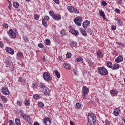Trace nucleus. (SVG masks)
Listing matches in <instances>:
<instances>
[{
	"instance_id": "e2e57ef3",
	"label": "nucleus",
	"mask_w": 125,
	"mask_h": 125,
	"mask_svg": "<svg viewBox=\"0 0 125 125\" xmlns=\"http://www.w3.org/2000/svg\"><path fill=\"white\" fill-rule=\"evenodd\" d=\"M115 12H116V13H120V12H121V11H120V9H116Z\"/></svg>"
},
{
	"instance_id": "c85d7f7f",
	"label": "nucleus",
	"mask_w": 125,
	"mask_h": 125,
	"mask_svg": "<svg viewBox=\"0 0 125 125\" xmlns=\"http://www.w3.org/2000/svg\"><path fill=\"white\" fill-rule=\"evenodd\" d=\"M70 45L72 47H76V46H77V42L72 41L71 42Z\"/></svg>"
},
{
	"instance_id": "b1692460",
	"label": "nucleus",
	"mask_w": 125,
	"mask_h": 125,
	"mask_svg": "<svg viewBox=\"0 0 125 125\" xmlns=\"http://www.w3.org/2000/svg\"><path fill=\"white\" fill-rule=\"evenodd\" d=\"M40 86L42 90H43L46 88L47 87L45 86V84H44L43 83H40Z\"/></svg>"
},
{
	"instance_id": "a18cd8bd",
	"label": "nucleus",
	"mask_w": 125,
	"mask_h": 125,
	"mask_svg": "<svg viewBox=\"0 0 125 125\" xmlns=\"http://www.w3.org/2000/svg\"><path fill=\"white\" fill-rule=\"evenodd\" d=\"M38 47L40 48H43L44 47V45L42 44V43H39L38 44Z\"/></svg>"
},
{
	"instance_id": "e433bc0d",
	"label": "nucleus",
	"mask_w": 125,
	"mask_h": 125,
	"mask_svg": "<svg viewBox=\"0 0 125 125\" xmlns=\"http://www.w3.org/2000/svg\"><path fill=\"white\" fill-rule=\"evenodd\" d=\"M73 72L74 75H77L78 74V68L74 67L73 69Z\"/></svg>"
},
{
	"instance_id": "ea45409f",
	"label": "nucleus",
	"mask_w": 125,
	"mask_h": 125,
	"mask_svg": "<svg viewBox=\"0 0 125 125\" xmlns=\"http://www.w3.org/2000/svg\"><path fill=\"white\" fill-rule=\"evenodd\" d=\"M76 107L77 109H80L81 107H82V105H81V104L77 103L76 104Z\"/></svg>"
},
{
	"instance_id": "3c124183",
	"label": "nucleus",
	"mask_w": 125,
	"mask_h": 125,
	"mask_svg": "<svg viewBox=\"0 0 125 125\" xmlns=\"http://www.w3.org/2000/svg\"><path fill=\"white\" fill-rule=\"evenodd\" d=\"M32 86L34 87V88H37V87H38V85H37V83H33L32 84Z\"/></svg>"
},
{
	"instance_id": "864d4df0",
	"label": "nucleus",
	"mask_w": 125,
	"mask_h": 125,
	"mask_svg": "<svg viewBox=\"0 0 125 125\" xmlns=\"http://www.w3.org/2000/svg\"><path fill=\"white\" fill-rule=\"evenodd\" d=\"M4 46V43L2 42H0V47L2 48V47H3Z\"/></svg>"
},
{
	"instance_id": "8fccbe9b",
	"label": "nucleus",
	"mask_w": 125,
	"mask_h": 125,
	"mask_svg": "<svg viewBox=\"0 0 125 125\" xmlns=\"http://www.w3.org/2000/svg\"><path fill=\"white\" fill-rule=\"evenodd\" d=\"M101 4H102L103 6H106V5H107V2L106 1H102Z\"/></svg>"
},
{
	"instance_id": "2f4dec72",
	"label": "nucleus",
	"mask_w": 125,
	"mask_h": 125,
	"mask_svg": "<svg viewBox=\"0 0 125 125\" xmlns=\"http://www.w3.org/2000/svg\"><path fill=\"white\" fill-rule=\"evenodd\" d=\"M13 6L15 8H17L19 6V3L17 2H14L13 3Z\"/></svg>"
},
{
	"instance_id": "c756f323",
	"label": "nucleus",
	"mask_w": 125,
	"mask_h": 125,
	"mask_svg": "<svg viewBox=\"0 0 125 125\" xmlns=\"http://www.w3.org/2000/svg\"><path fill=\"white\" fill-rule=\"evenodd\" d=\"M17 56H18V57H21V58H23V57H24V55H23V53L19 52L17 54Z\"/></svg>"
},
{
	"instance_id": "39448f33",
	"label": "nucleus",
	"mask_w": 125,
	"mask_h": 125,
	"mask_svg": "<svg viewBox=\"0 0 125 125\" xmlns=\"http://www.w3.org/2000/svg\"><path fill=\"white\" fill-rule=\"evenodd\" d=\"M43 77L44 80L46 81V82H49L52 80V77H50V74L47 72L43 73Z\"/></svg>"
},
{
	"instance_id": "69168bd1",
	"label": "nucleus",
	"mask_w": 125,
	"mask_h": 125,
	"mask_svg": "<svg viewBox=\"0 0 125 125\" xmlns=\"http://www.w3.org/2000/svg\"><path fill=\"white\" fill-rule=\"evenodd\" d=\"M19 81L20 82H22V81H23V78H22V77H19Z\"/></svg>"
},
{
	"instance_id": "72a5a7b5",
	"label": "nucleus",
	"mask_w": 125,
	"mask_h": 125,
	"mask_svg": "<svg viewBox=\"0 0 125 125\" xmlns=\"http://www.w3.org/2000/svg\"><path fill=\"white\" fill-rule=\"evenodd\" d=\"M83 58H82L81 57H78L77 59H76V61L77 62H83Z\"/></svg>"
},
{
	"instance_id": "0e129e2a",
	"label": "nucleus",
	"mask_w": 125,
	"mask_h": 125,
	"mask_svg": "<svg viewBox=\"0 0 125 125\" xmlns=\"http://www.w3.org/2000/svg\"><path fill=\"white\" fill-rule=\"evenodd\" d=\"M0 108H3V104L0 102Z\"/></svg>"
},
{
	"instance_id": "6ab92c4d",
	"label": "nucleus",
	"mask_w": 125,
	"mask_h": 125,
	"mask_svg": "<svg viewBox=\"0 0 125 125\" xmlns=\"http://www.w3.org/2000/svg\"><path fill=\"white\" fill-rule=\"evenodd\" d=\"M113 114L114 116H119L120 114V109L119 108H116L114 110Z\"/></svg>"
},
{
	"instance_id": "6e6552de",
	"label": "nucleus",
	"mask_w": 125,
	"mask_h": 125,
	"mask_svg": "<svg viewBox=\"0 0 125 125\" xmlns=\"http://www.w3.org/2000/svg\"><path fill=\"white\" fill-rule=\"evenodd\" d=\"M43 93H44V95H46V96H49V89L47 88V87L45 88L43 90H42Z\"/></svg>"
},
{
	"instance_id": "cd10ccee",
	"label": "nucleus",
	"mask_w": 125,
	"mask_h": 125,
	"mask_svg": "<svg viewBox=\"0 0 125 125\" xmlns=\"http://www.w3.org/2000/svg\"><path fill=\"white\" fill-rule=\"evenodd\" d=\"M1 98L2 99V101L4 102V103H6L7 102V98L4 96H1Z\"/></svg>"
},
{
	"instance_id": "603ef678",
	"label": "nucleus",
	"mask_w": 125,
	"mask_h": 125,
	"mask_svg": "<svg viewBox=\"0 0 125 125\" xmlns=\"http://www.w3.org/2000/svg\"><path fill=\"white\" fill-rule=\"evenodd\" d=\"M117 3L118 4H121V3H123V0H117Z\"/></svg>"
},
{
	"instance_id": "9d476101",
	"label": "nucleus",
	"mask_w": 125,
	"mask_h": 125,
	"mask_svg": "<svg viewBox=\"0 0 125 125\" xmlns=\"http://www.w3.org/2000/svg\"><path fill=\"white\" fill-rule=\"evenodd\" d=\"M89 24H90V21H89L88 20H86L83 23L82 26L83 28L86 29V28H87Z\"/></svg>"
},
{
	"instance_id": "a211bd4d",
	"label": "nucleus",
	"mask_w": 125,
	"mask_h": 125,
	"mask_svg": "<svg viewBox=\"0 0 125 125\" xmlns=\"http://www.w3.org/2000/svg\"><path fill=\"white\" fill-rule=\"evenodd\" d=\"M42 24L45 28H47L48 27V25L47 24V21H46L44 19H42Z\"/></svg>"
},
{
	"instance_id": "338daca9",
	"label": "nucleus",
	"mask_w": 125,
	"mask_h": 125,
	"mask_svg": "<svg viewBox=\"0 0 125 125\" xmlns=\"http://www.w3.org/2000/svg\"><path fill=\"white\" fill-rule=\"evenodd\" d=\"M118 45H120V46H124V44L122 43H119Z\"/></svg>"
},
{
	"instance_id": "c03bdc74",
	"label": "nucleus",
	"mask_w": 125,
	"mask_h": 125,
	"mask_svg": "<svg viewBox=\"0 0 125 125\" xmlns=\"http://www.w3.org/2000/svg\"><path fill=\"white\" fill-rule=\"evenodd\" d=\"M22 101H17V104L18 105V106H22Z\"/></svg>"
},
{
	"instance_id": "58836bf2",
	"label": "nucleus",
	"mask_w": 125,
	"mask_h": 125,
	"mask_svg": "<svg viewBox=\"0 0 125 125\" xmlns=\"http://www.w3.org/2000/svg\"><path fill=\"white\" fill-rule=\"evenodd\" d=\"M49 13L51 16H52V18L54 17V16L55 15V13H54L52 11H49Z\"/></svg>"
},
{
	"instance_id": "2eb2a0df",
	"label": "nucleus",
	"mask_w": 125,
	"mask_h": 125,
	"mask_svg": "<svg viewBox=\"0 0 125 125\" xmlns=\"http://www.w3.org/2000/svg\"><path fill=\"white\" fill-rule=\"evenodd\" d=\"M64 68H65V69H66V70H71V68H72V66H71V65H70V64L66 62L63 65Z\"/></svg>"
},
{
	"instance_id": "774afa93",
	"label": "nucleus",
	"mask_w": 125,
	"mask_h": 125,
	"mask_svg": "<svg viewBox=\"0 0 125 125\" xmlns=\"http://www.w3.org/2000/svg\"><path fill=\"white\" fill-rule=\"evenodd\" d=\"M70 125H75V124H74V122H73L72 121H70Z\"/></svg>"
},
{
	"instance_id": "4c0bfd02",
	"label": "nucleus",
	"mask_w": 125,
	"mask_h": 125,
	"mask_svg": "<svg viewBox=\"0 0 125 125\" xmlns=\"http://www.w3.org/2000/svg\"><path fill=\"white\" fill-rule=\"evenodd\" d=\"M107 66L108 68H113V63H112L111 62H108L107 63Z\"/></svg>"
},
{
	"instance_id": "c9c22d12",
	"label": "nucleus",
	"mask_w": 125,
	"mask_h": 125,
	"mask_svg": "<svg viewBox=\"0 0 125 125\" xmlns=\"http://www.w3.org/2000/svg\"><path fill=\"white\" fill-rule=\"evenodd\" d=\"M67 9L70 12H73L74 10V7L73 6H68Z\"/></svg>"
},
{
	"instance_id": "49530a36",
	"label": "nucleus",
	"mask_w": 125,
	"mask_h": 125,
	"mask_svg": "<svg viewBox=\"0 0 125 125\" xmlns=\"http://www.w3.org/2000/svg\"><path fill=\"white\" fill-rule=\"evenodd\" d=\"M72 57V54L71 53H67L66 54V58H71Z\"/></svg>"
},
{
	"instance_id": "4be33fe9",
	"label": "nucleus",
	"mask_w": 125,
	"mask_h": 125,
	"mask_svg": "<svg viewBox=\"0 0 125 125\" xmlns=\"http://www.w3.org/2000/svg\"><path fill=\"white\" fill-rule=\"evenodd\" d=\"M99 14L100 16H102L103 18H105L106 17V15H105V13L102 11V10H100L99 11Z\"/></svg>"
},
{
	"instance_id": "13d9d810",
	"label": "nucleus",
	"mask_w": 125,
	"mask_h": 125,
	"mask_svg": "<svg viewBox=\"0 0 125 125\" xmlns=\"http://www.w3.org/2000/svg\"><path fill=\"white\" fill-rule=\"evenodd\" d=\"M3 27H4V28H5V29H7V28H8V24H7L6 23H4L3 24Z\"/></svg>"
},
{
	"instance_id": "412c9836",
	"label": "nucleus",
	"mask_w": 125,
	"mask_h": 125,
	"mask_svg": "<svg viewBox=\"0 0 125 125\" xmlns=\"http://www.w3.org/2000/svg\"><path fill=\"white\" fill-rule=\"evenodd\" d=\"M80 32L83 36H84V37H86L87 36V33H86L85 30L81 28L80 29Z\"/></svg>"
},
{
	"instance_id": "dca6fc26",
	"label": "nucleus",
	"mask_w": 125,
	"mask_h": 125,
	"mask_svg": "<svg viewBox=\"0 0 125 125\" xmlns=\"http://www.w3.org/2000/svg\"><path fill=\"white\" fill-rule=\"evenodd\" d=\"M71 34H73V35H74L75 36H79V31H77L74 29H71L70 30Z\"/></svg>"
},
{
	"instance_id": "f704fd0d",
	"label": "nucleus",
	"mask_w": 125,
	"mask_h": 125,
	"mask_svg": "<svg viewBox=\"0 0 125 125\" xmlns=\"http://www.w3.org/2000/svg\"><path fill=\"white\" fill-rule=\"evenodd\" d=\"M45 43L46 45H50V40L46 39Z\"/></svg>"
},
{
	"instance_id": "0eeeda50",
	"label": "nucleus",
	"mask_w": 125,
	"mask_h": 125,
	"mask_svg": "<svg viewBox=\"0 0 125 125\" xmlns=\"http://www.w3.org/2000/svg\"><path fill=\"white\" fill-rule=\"evenodd\" d=\"M9 36L11 39H15L16 38V33L13 30L10 29L9 30Z\"/></svg>"
},
{
	"instance_id": "a878e982",
	"label": "nucleus",
	"mask_w": 125,
	"mask_h": 125,
	"mask_svg": "<svg viewBox=\"0 0 125 125\" xmlns=\"http://www.w3.org/2000/svg\"><path fill=\"white\" fill-rule=\"evenodd\" d=\"M120 68V65L115 63L113 65V66H112L113 70H118Z\"/></svg>"
},
{
	"instance_id": "bb28decb",
	"label": "nucleus",
	"mask_w": 125,
	"mask_h": 125,
	"mask_svg": "<svg viewBox=\"0 0 125 125\" xmlns=\"http://www.w3.org/2000/svg\"><path fill=\"white\" fill-rule=\"evenodd\" d=\"M54 74L55 76L58 78V79H59L60 78V73L58 72V70H55L54 71Z\"/></svg>"
},
{
	"instance_id": "6e6d98bb",
	"label": "nucleus",
	"mask_w": 125,
	"mask_h": 125,
	"mask_svg": "<svg viewBox=\"0 0 125 125\" xmlns=\"http://www.w3.org/2000/svg\"><path fill=\"white\" fill-rule=\"evenodd\" d=\"M105 123L106 125H110V121H109V120H106Z\"/></svg>"
},
{
	"instance_id": "bf43d9fd",
	"label": "nucleus",
	"mask_w": 125,
	"mask_h": 125,
	"mask_svg": "<svg viewBox=\"0 0 125 125\" xmlns=\"http://www.w3.org/2000/svg\"><path fill=\"white\" fill-rule=\"evenodd\" d=\"M8 2H9V5L8 6V7L9 10H11V7H12V6H11V5H10V1L9 0H8Z\"/></svg>"
},
{
	"instance_id": "1a4fd4ad",
	"label": "nucleus",
	"mask_w": 125,
	"mask_h": 125,
	"mask_svg": "<svg viewBox=\"0 0 125 125\" xmlns=\"http://www.w3.org/2000/svg\"><path fill=\"white\" fill-rule=\"evenodd\" d=\"M43 121L45 125H50V124H51V121L49 118H44Z\"/></svg>"
},
{
	"instance_id": "7c9ffc66",
	"label": "nucleus",
	"mask_w": 125,
	"mask_h": 125,
	"mask_svg": "<svg viewBox=\"0 0 125 125\" xmlns=\"http://www.w3.org/2000/svg\"><path fill=\"white\" fill-rule=\"evenodd\" d=\"M15 122V124L17 125H21V123H20V119L16 118Z\"/></svg>"
},
{
	"instance_id": "ddd939ff",
	"label": "nucleus",
	"mask_w": 125,
	"mask_h": 125,
	"mask_svg": "<svg viewBox=\"0 0 125 125\" xmlns=\"http://www.w3.org/2000/svg\"><path fill=\"white\" fill-rule=\"evenodd\" d=\"M123 60V57L122 56H119L116 59L115 62L116 63H121Z\"/></svg>"
},
{
	"instance_id": "f8f14e48",
	"label": "nucleus",
	"mask_w": 125,
	"mask_h": 125,
	"mask_svg": "<svg viewBox=\"0 0 125 125\" xmlns=\"http://www.w3.org/2000/svg\"><path fill=\"white\" fill-rule=\"evenodd\" d=\"M5 50L6 52H8V53H9L10 54H14V51L10 47H6Z\"/></svg>"
},
{
	"instance_id": "9b49d317",
	"label": "nucleus",
	"mask_w": 125,
	"mask_h": 125,
	"mask_svg": "<svg viewBox=\"0 0 125 125\" xmlns=\"http://www.w3.org/2000/svg\"><path fill=\"white\" fill-rule=\"evenodd\" d=\"M2 92L3 94H5V95H9L10 92L9 90L7 88L3 87L2 89Z\"/></svg>"
},
{
	"instance_id": "5fc2aeb1",
	"label": "nucleus",
	"mask_w": 125,
	"mask_h": 125,
	"mask_svg": "<svg viewBox=\"0 0 125 125\" xmlns=\"http://www.w3.org/2000/svg\"><path fill=\"white\" fill-rule=\"evenodd\" d=\"M9 123H10L9 125H15V123H14V122H13V121H12V120H10Z\"/></svg>"
},
{
	"instance_id": "a19ab883",
	"label": "nucleus",
	"mask_w": 125,
	"mask_h": 125,
	"mask_svg": "<svg viewBox=\"0 0 125 125\" xmlns=\"http://www.w3.org/2000/svg\"><path fill=\"white\" fill-rule=\"evenodd\" d=\"M72 12L78 14L80 12V11L76 8H73V11Z\"/></svg>"
},
{
	"instance_id": "393cba45",
	"label": "nucleus",
	"mask_w": 125,
	"mask_h": 125,
	"mask_svg": "<svg viewBox=\"0 0 125 125\" xmlns=\"http://www.w3.org/2000/svg\"><path fill=\"white\" fill-rule=\"evenodd\" d=\"M38 106L39 108H43L44 107V104L43 103L40 101L38 102Z\"/></svg>"
},
{
	"instance_id": "f257e3e1",
	"label": "nucleus",
	"mask_w": 125,
	"mask_h": 125,
	"mask_svg": "<svg viewBox=\"0 0 125 125\" xmlns=\"http://www.w3.org/2000/svg\"><path fill=\"white\" fill-rule=\"evenodd\" d=\"M88 123L89 125H95L96 123V116L93 113H88Z\"/></svg>"
},
{
	"instance_id": "f03ea898",
	"label": "nucleus",
	"mask_w": 125,
	"mask_h": 125,
	"mask_svg": "<svg viewBox=\"0 0 125 125\" xmlns=\"http://www.w3.org/2000/svg\"><path fill=\"white\" fill-rule=\"evenodd\" d=\"M97 70L98 73L102 76H107L108 75V70L104 67H98Z\"/></svg>"
},
{
	"instance_id": "f3484780",
	"label": "nucleus",
	"mask_w": 125,
	"mask_h": 125,
	"mask_svg": "<svg viewBox=\"0 0 125 125\" xmlns=\"http://www.w3.org/2000/svg\"><path fill=\"white\" fill-rule=\"evenodd\" d=\"M110 92L112 96H117V95H118V91L111 90H110Z\"/></svg>"
},
{
	"instance_id": "7ed1b4c3",
	"label": "nucleus",
	"mask_w": 125,
	"mask_h": 125,
	"mask_svg": "<svg viewBox=\"0 0 125 125\" xmlns=\"http://www.w3.org/2000/svg\"><path fill=\"white\" fill-rule=\"evenodd\" d=\"M82 91L83 93V99H86L87 98V94L89 93V89L87 87L84 86L82 88Z\"/></svg>"
},
{
	"instance_id": "de8ad7c7",
	"label": "nucleus",
	"mask_w": 125,
	"mask_h": 125,
	"mask_svg": "<svg viewBox=\"0 0 125 125\" xmlns=\"http://www.w3.org/2000/svg\"><path fill=\"white\" fill-rule=\"evenodd\" d=\"M87 33H88V34H89V35H92L93 31H92V30H91V29H88Z\"/></svg>"
},
{
	"instance_id": "09e8293b",
	"label": "nucleus",
	"mask_w": 125,
	"mask_h": 125,
	"mask_svg": "<svg viewBox=\"0 0 125 125\" xmlns=\"http://www.w3.org/2000/svg\"><path fill=\"white\" fill-rule=\"evenodd\" d=\"M34 18L35 20H38V19H39V15L37 14H35L34 15Z\"/></svg>"
},
{
	"instance_id": "4d7b16f0",
	"label": "nucleus",
	"mask_w": 125,
	"mask_h": 125,
	"mask_svg": "<svg viewBox=\"0 0 125 125\" xmlns=\"http://www.w3.org/2000/svg\"><path fill=\"white\" fill-rule=\"evenodd\" d=\"M53 1L55 2V3H56V4H59V0H53Z\"/></svg>"
},
{
	"instance_id": "423d86ee",
	"label": "nucleus",
	"mask_w": 125,
	"mask_h": 125,
	"mask_svg": "<svg viewBox=\"0 0 125 125\" xmlns=\"http://www.w3.org/2000/svg\"><path fill=\"white\" fill-rule=\"evenodd\" d=\"M74 21L76 25H77V26H81L82 22L83 21V19L82 18V17H77L74 19Z\"/></svg>"
},
{
	"instance_id": "680f3d73",
	"label": "nucleus",
	"mask_w": 125,
	"mask_h": 125,
	"mask_svg": "<svg viewBox=\"0 0 125 125\" xmlns=\"http://www.w3.org/2000/svg\"><path fill=\"white\" fill-rule=\"evenodd\" d=\"M111 29H112V31H115V30H116V27L114 25H113L111 27Z\"/></svg>"
},
{
	"instance_id": "aec40b11",
	"label": "nucleus",
	"mask_w": 125,
	"mask_h": 125,
	"mask_svg": "<svg viewBox=\"0 0 125 125\" xmlns=\"http://www.w3.org/2000/svg\"><path fill=\"white\" fill-rule=\"evenodd\" d=\"M53 19H54V20H61V16H60V15L55 14Z\"/></svg>"
},
{
	"instance_id": "20e7f679",
	"label": "nucleus",
	"mask_w": 125,
	"mask_h": 125,
	"mask_svg": "<svg viewBox=\"0 0 125 125\" xmlns=\"http://www.w3.org/2000/svg\"><path fill=\"white\" fill-rule=\"evenodd\" d=\"M20 113H21L20 116L22 117V118H23L25 121H26V122H30L31 120V117H30V115L28 114H24V113H23L22 110H21Z\"/></svg>"
},
{
	"instance_id": "4468645a",
	"label": "nucleus",
	"mask_w": 125,
	"mask_h": 125,
	"mask_svg": "<svg viewBox=\"0 0 125 125\" xmlns=\"http://www.w3.org/2000/svg\"><path fill=\"white\" fill-rule=\"evenodd\" d=\"M116 21H117L118 26L119 27H122V26H123V20L117 18L116 19Z\"/></svg>"
},
{
	"instance_id": "79ce46f5",
	"label": "nucleus",
	"mask_w": 125,
	"mask_h": 125,
	"mask_svg": "<svg viewBox=\"0 0 125 125\" xmlns=\"http://www.w3.org/2000/svg\"><path fill=\"white\" fill-rule=\"evenodd\" d=\"M33 98L34 99H39L40 98V96L38 94H34L33 95Z\"/></svg>"
},
{
	"instance_id": "37998d69",
	"label": "nucleus",
	"mask_w": 125,
	"mask_h": 125,
	"mask_svg": "<svg viewBox=\"0 0 125 125\" xmlns=\"http://www.w3.org/2000/svg\"><path fill=\"white\" fill-rule=\"evenodd\" d=\"M61 35L62 36H66V35H67V33L65 32V31L64 30H62L61 31Z\"/></svg>"
},
{
	"instance_id": "473e14b6",
	"label": "nucleus",
	"mask_w": 125,
	"mask_h": 125,
	"mask_svg": "<svg viewBox=\"0 0 125 125\" xmlns=\"http://www.w3.org/2000/svg\"><path fill=\"white\" fill-rule=\"evenodd\" d=\"M24 104L27 106V107H29V106H30V101L28 100H25L24 102Z\"/></svg>"
},
{
	"instance_id": "5701e85b",
	"label": "nucleus",
	"mask_w": 125,
	"mask_h": 125,
	"mask_svg": "<svg viewBox=\"0 0 125 125\" xmlns=\"http://www.w3.org/2000/svg\"><path fill=\"white\" fill-rule=\"evenodd\" d=\"M97 56L99 57V58H102L103 57V55L102 54V52L100 51H97Z\"/></svg>"
},
{
	"instance_id": "052dcab7",
	"label": "nucleus",
	"mask_w": 125,
	"mask_h": 125,
	"mask_svg": "<svg viewBox=\"0 0 125 125\" xmlns=\"http://www.w3.org/2000/svg\"><path fill=\"white\" fill-rule=\"evenodd\" d=\"M44 19H45V20H49L50 18L48 16H45L44 17Z\"/></svg>"
}]
</instances>
